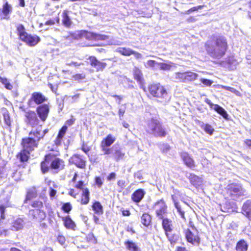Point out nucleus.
Masks as SVG:
<instances>
[{
  "label": "nucleus",
  "mask_w": 251,
  "mask_h": 251,
  "mask_svg": "<svg viewBox=\"0 0 251 251\" xmlns=\"http://www.w3.org/2000/svg\"><path fill=\"white\" fill-rule=\"evenodd\" d=\"M85 77V75L83 74H78L73 76V78L75 80H78L83 79Z\"/></svg>",
  "instance_id": "6e6d98bb"
},
{
  "label": "nucleus",
  "mask_w": 251,
  "mask_h": 251,
  "mask_svg": "<svg viewBox=\"0 0 251 251\" xmlns=\"http://www.w3.org/2000/svg\"><path fill=\"white\" fill-rule=\"evenodd\" d=\"M31 205L34 208L39 209L43 206V203L39 201H35L32 202Z\"/></svg>",
  "instance_id": "864d4df0"
},
{
  "label": "nucleus",
  "mask_w": 251,
  "mask_h": 251,
  "mask_svg": "<svg viewBox=\"0 0 251 251\" xmlns=\"http://www.w3.org/2000/svg\"><path fill=\"white\" fill-rule=\"evenodd\" d=\"M21 40L30 46L36 45L40 41V38L37 36H31L27 34V35H22Z\"/></svg>",
  "instance_id": "ddd939ff"
},
{
  "label": "nucleus",
  "mask_w": 251,
  "mask_h": 251,
  "mask_svg": "<svg viewBox=\"0 0 251 251\" xmlns=\"http://www.w3.org/2000/svg\"><path fill=\"white\" fill-rule=\"evenodd\" d=\"M89 201V191L88 188L82 190V195L81 202L82 204H86Z\"/></svg>",
  "instance_id": "c85d7f7f"
},
{
  "label": "nucleus",
  "mask_w": 251,
  "mask_h": 251,
  "mask_svg": "<svg viewBox=\"0 0 251 251\" xmlns=\"http://www.w3.org/2000/svg\"><path fill=\"white\" fill-rule=\"evenodd\" d=\"M198 77V75L196 73L192 72H185L176 73L174 78L177 81L186 83L196 80Z\"/></svg>",
  "instance_id": "0eeeda50"
},
{
  "label": "nucleus",
  "mask_w": 251,
  "mask_h": 251,
  "mask_svg": "<svg viewBox=\"0 0 251 251\" xmlns=\"http://www.w3.org/2000/svg\"><path fill=\"white\" fill-rule=\"evenodd\" d=\"M147 131L155 137H165L168 132L166 129L157 119H152L148 122Z\"/></svg>",
  "instance_id": "20e7f679"
},
{
  "label": "nucleus",
  "mask_w": 251,
  "mask_h": 251,
  "mask_svg": "<svg viewBox=\"0 0 251 251\" xmlns=\"http://www.w3.org/2000/svg\"><path fill=\"white\" fill-rule=\"evenodd\" d=\"M242 213L249 220H251V200H248L244 203Z\"/></svg>",
  "instance_id": "4be33fe9"
},
{
  "label": "nucleus",
  "mask_w": 251,
  "mask_h": 251,
  "mask_svg": "<svg viewBox=\"0 0 251 251\" xmlns=\"http://www.w3.org/2000/svg\"><path fill=\"white\" fill-rule=\"evenodd\" d=\"M200 126L206 133L210 135H212L214 131V129L211 125L204 124L203 122H200Z\"/></svg>",
  "instance_id": "7c9ffc66"
},
{
  "label": "nucleus",
  "mask_w": 251,
  "mask_h": 251,
  "mask_svg": "<svg viewBox=\"0 0 251 251\" xmlns=\"http://www.w3.org/2000/svg\"><path fill=\"white\" fill-rule=\"evenodd\" d=\"M87 239L89 241H93V242L96 241V239L95 238V237H94L93 234H92V233H90V234H89L88 235Z\"/></svg>",
  "instance_id": "0e129e2a"
},
{
  "label": "nucleus",
  "mask_w": 251,
  "mask_h": 251,
  "mask_svg": "<svg viewBox=\"0 0 251 251\" xmlns=\"http://www.w3.org/2000/svg\"><path fill=\"white\" fill-rule=\"evenodd\" d=\"M12 11V7L10 5H9L7 2H6L3 6L2 12V14L4 15V17L3 19H8V17H7L8 14L11 13Z\"/></svg>",
  "instance_id": "473e14b6"
},
{
  "label": "nucleus",
  "mask_w": 251,
  "mask_h": 251,
  "mask_svg": "<svg viewBox=\"0 0 251 251\" xmlns=\"http://www.w3.org/2000/svg\"><path fill=\"white\" fill-rule=\"evenodd\" d=\"M213 109L219 114L222 115L224 118H226L228 116V114H227L226 111L218 104H215V105H214Z\"/></svg>",
  "instance_id": "4c0bfd02"
},
{
  "label": "nucleus",
  "mask_w": 251,
  "mask_h": 251,
  "mask_svg": "<svg viewBox=\"0 0 251 251\" xmlns=\"http://www.w3.org/2000/svg\"><path fill=\"white\" fill-rule=\"evenodd\" d=\"M205 49L210 57L219 59L225 55L227 49L226 40L223 36H216L205 43Z\"/></svg>",
  "instance_id": "f257e3e1"
},
{
  "label": "nucleus",
  "mask_w": 251,
  "mask_h": 251,
  "mask_svg": "<svg viewBox=\"0 0 251 251\" xmlns=\"http://www.w3.org/2000/svg\"><path fill=\"white\" fill-rule=\"evenodd\" d=\"M31 130L32 131H35V130L38 131V132L40 133V134L43 133V135L42 137V139L44 137L45 135L48 132V129H45L44 130H42V127L41 126H36V127H33V128H32Z\"/></svg>",
  "instance_id": "a18cd8bd"
},
{
  "label": "nucleus",
  "mask_w": 251,
  "mask_h": 251,
  "mask_svg": "<svg viewBox=\"0 0 251 251\" xmlns=\"http://www.w3.org/2000/svg\"><path fill=\"white\" fill-rule=\"evenodd\" d=\"M187 177L189 179L191 183L196 187L201 185L202 182L201 178L194 174H189Z\"/></svg>",
  "instance_id": "b1692460"
},
{
  "label": "nucleus",
  "mask_w": 251,
  "mask_h": 251,
  "mask_svg": "<svg viewBox=\"0 0 251 251\" xmlns=\"http://www.w3.org/2000/svg\"><path fill=\"white\" fill-rule=\"evenodd\" d=\"M4 85L5 88L7 89L11 90L13 88L12 85L9 82L8 79L6 78H3V79L1 80V82Z\"/></svg>",
  "instance_id": "49530a36"
},
{
  "label": "nucleus",
  "mask_w": 251,
  "mask_h": 251,
  "mask_svg": "<svg viewBox=\"0 0 251 251\" xmlns=\"http://www.w3.org/2000/svg\"><path fill=\"white\" fill-rule=\"evenodd\" d=\"M47 100V98L40 92H34L32 94L29 102L34 101L37 104H40Z\"/></svg>",
  "instance_id": "2eb2a0df"
},
{
  "label": "nucleus",
  "mask_w": 251,
  "mask_h": 251,
  "mask_svg": "<svg viewBox=\"0 0 251 251\" xmlns=\"http://www.w3.org/2000/svg\"><path fill=\"white\" fill-rule=\"evenodd\" d=\"M145 194L146 192L143 189H138L132 194L131 199L133 201L139 202L144 198Z\"/></svg>",
  "instance_id": "412c9836"
},
{
  "label": "nucleus",
  "mask_w": 251,
  "mask_h": 251,
  "mask_svg": "<svg viewBox=\"0 0 251 251\" xmlns=\"http://www.w3.org/2000/svg\"><path fill=\"white\" fill-rule=\"evenodd\" d=\"M36 196V192L34 189L29 190L27 192L25 201L30 200L33 198L35 197Z\"/></svg>",
  "instance_id": "09e8293b"
},
{
  "label": "nucleus",
  "mask_w": 251,
  "mask_h": 251,
  "mask_svg": "<svg viewBox=\"0 0 251 251\" xmlns=\"http://www.w3.org/2000/svg\"><path fill=\"white\" fill-rule=\"evenodd\" d=\"M87 37L90 40H105L108 38V37L105 35L100 34L94 32H89Z\"/></svg>",
  "instance_id": "393cba45"
},
{
  "label": "nucleus",
  "mask_w": 251,
  "mask_h": 251,
  "mask_svg": "<svg viewBox=\"0 0 251 251\" xmlns=\"http://www.w3.org/2000/svg\"><path fill=\"white\" fill-rule=\"evenodd\" d=\"M172 199L174 202L175 206L177 209V211L179 213L180 217L182 219H185V212L183 209L182 208L181 206L179 204V203L176 201L175 199V196L174 195L172 196Z\"/></svg>",
  "instance_id": "bb28decb"
},
{
  "label": "nucleus",
  "mask_w": 251,
  "mask_h": 251,
  "mask_svg": "<svg viewBox=\"0 0 251 251\" xmlns=\"http://www.w3.org/2000/svg\"><path fill=\"white\" fill-rule=\"evenodd\" d=\"M116 174L114 172L111 173L107 177L108 181L114 180L116 179Z\"/></svg>",
  "instance_id": "bf43d9fd"
},
{
  "label": "nucleus",
  "mask_w": 251,
  "mask_h": 251,
  "mask_svg": "<svg viewBox=\"0 0 251 251\" xmlns=\"http://www.w3.org/2000/svg\"><path fill=\"white\" fill-rule=\"evenodd\" d=\"M30 152H27L26 151L23 150L18 155V158L22 162L26 161L28 159V154Z\"/></svg>",
  "instance_id": "58836bf2"
},
{
  "label": "nucleus",
  "mask_w": 251,
  "mask_h": 251,
  "mask_svg": "<svg viewBox=\"0 0 251 251\" xmlns=\"http://www.w3.org/2000/svg\"><path fill=\"white\" fill-rule=\"evenodd\" d=\"M95 181H96V184L99 187H100L103 183V182L100 177H96L95 178Z\"/></svg>",
  "instance_id": "052dcab7"
},
{
  "label": "nucleus",
  "mask_w": 251,
  "mask_h": 251,
  "mask_svg": "<svg viewBox=\"0 0 251 251\" xmlns=\"http://www.w3.org/2000/svg\"><path fill=\"white\" fill-rule=\"evenodd\" d=\"M156 216L159 219H163L167 213V206L163 200L157 201L154 206Z\"/></svg>",
  "instance_id": "9b49d317"
},
{
  "label": "nucleus",
  "mask_w": 251,
  "mask_h": 251,
  "mask_svg": "<svg viewBox=\"0 0 251 251\" xmlns=\"http://www.w3.org/2000/svg\"><path fill=\"white\" fill-rule=\"evenodd\" d=\"M63 138H59V136H57V138H56L54 142L56 146H59L61 144V141Z\"/></svg>",
  "instance_id": "338daca9"
},
{
  "label": "nucleus",
  "mask_w": 251,
  "mask_h": 251,
  "mask_svg": "<svg viewBox=\"0 0 251 251\" xmlns=\"http://www.w3.org/2000/svg\"><path fill=\"white\" fill-rule=\"evenodd\" d=\"M49 111L50 108L47 104L41 105L38 106L36 109V111L39 117L43 122L45 121L47 119Z\"/></svg>",
  "instance_id": "f8f14e48"
},
{
  "label": "nucleus",
  "mask_w": 251,
  "mask_h": 251,
  "mask_svg": "<svg viewBox=\"0 0 251 251\" xmlns=\"http://www.w3.org/2000/svg\"><path fill=\"white\" fill-rule=\"evenodd\" d=\"M151 216L147 214L144 213L141 217V223L145 226H148L151 223Z\"/></svg>",
  "instance_id": "c9c22d12"
},
{
  "label": "nucleus",
  "mask_w": 251,
  "mask_h": 251,
  "mask_svg": "<svg viewBox=\"0 0 251 251\" xmlns=\"http://www.w3.org/2000/svg\"><path fill=\"white\" fill-rule=\"evenodd\" d=\"M145 67L147 68H151L153 69L155 66L158 65V63L154 60H149L144 64Z\"/></svg>",
  "instance_id": "37998d69"
},
{
  "label": "nucleus",
  "mask_w": 251,
  "mask_h": 251,
  "mask_svg": "<svg viewBox=\"0 0 251 251\" xmlns=\"http://www.w3.org/2000/svg\"><path fill=\"white\" fill-rule=\"evenodd\" d=\"M227 193L233 200H236L240 196L247 195L246 190L239 184H232L228 185Z\"/></svg>",
  "instance_id": "423d86ee"
},
{
  "label": "nucleus",
  "mask_w": 251,
  "mask_h": 251,
  "mask_svg": "<svg viewBox=\"0 0 251 251\" xmlns=\"http://www.w3.org/2000/svg\"><path fill=\"white\" fill-rule=\"evenodd\" d=\"M181 157L184 163L188 167L192 168L195 167L194 161L188 153L186 152H182L181 153Z\"/></svg>",
  "instance_id": "5701e85b"
},
{
  "label": "nucleus",
  "mask_w": 251,
  "mask_h": 251,
  "mask_svg": "<svg viewBox=\"0 0 251 251\" xmlns=\"http://www.w3.org/2000/svg\"><path fill=\"white\" fill-rule=\"evenodd\" d=\"M125 245L127 249L130 251H139V248L136 244L132 241H127L125 242Z\"/></svg>",
  "instance_id": "2f4dec72"
},
{
  "label": "nucleus",
  "mask_w": 251,
  "mask_h": 251,
  "mask_svg": "<svg viewBox=\"0 0 251 251\" xmlns=\"http://www.w3.org/2000/svg\"><path fill=\"white\" fill-rule=\"evenodd\" d=\"M117 185L121 190H123L126 187V181L124 180H119L117 182Z\"/></svg>",
  "instance_id": "4d7b16f0"
},
{
  "label": "nucleus",
  "mask_w": 251,
  "mask_h": 251,
  "mask_svg": "<svg viewBox=\"0 0 251 251\" xmlns=\"http://www.w3.org/2000/svg\"><path fill=\"white\" fill-rule=\"evenodd\" d=\"M148 90L151 95L156 98L158 102L164 105L170 100V96L165 88L159 83L149 85Z\"/></svg>",
  "instance_id": "f03ea898"
},
{
  "label": "nucleus",
  "mask_w": 251,
  "mask_h": 251,
  "mask_svg": "<svg viewBox=\"0 0 251 251\" xmlns=\"http://www.w3.org/2000/svg\"><path fill=\"white\" fill-rule=\"evenodd\" d=\"M56 194V191L51 188H50V197L52 198L54 197V196Z\"/></svg>",
  "instance_id": "774afa93"
},
{
  "label": "nucleus",
  "mask_w": 251,
  "mask_h": 251,
  "mask_svg": "<svg viewBox=\"0 0 251 251\" xmlns=\"http://www.w3.org/2000/svg\"><path fill=\"white\" fill-rule=\"evenodd\" d=\"M46 160L50 162V169L55 170L56 173L65 168L64 161L61 158L56 157L53 154L50 153L46 155Z\"/></svg>",
  "instance_id": "39448f33"
},
{
  "label": "nucleus",
  "mask_w": 251,
  "mask_h": 251,
  "mask_svg": "<svg viewBox=\"0 0 251 251\" xmlns=\"http://www.w3.org/2000/svg\"><path fill=\"white\" fill-rule=\"evenodd\" d=\"M57 241L61 245H64L66 242L65 238L62 235H59L58 236Z\"/></svg>",
  "instance_id": "13d9d810"
},
{
  "label": "nucleus",
  "mask_w": 251,
  "mask_h": 251,
  "mask_svg": "<svg viewBox=\"0 0 251 251\" xmlns=\"http://www.w3.org/2000/svg\"><path fill=\"white\" fill-rule=\"evenodd\" d=\"M125 107H121L119 110V115L121 120L122 119L121 117L124 116V114L125 113Z\"/></svg>",
  "instance_id": "680f3d73"
},
{
  "label": "nucleus",
  "mask_w": 251,
  "mask_h": 251,
  "mask_svg": "<svg viewBox=\"0 0 251 251\" xmlns=\"http://www.w3.org/2000/svg\"><path fill=\"white\" fill-rule=\"evenodd\" d=\"M75 121V119H73V118L70 119L69 120H68L66 122L65 124L67 126H70L72 125L74 123Z\"/></svg>",
  "instance_id": "69168bd1"
},
{
  "label": "nucleus",
  "mask_w": 251,
  "mask_h": 251,
  "mask_svg": "<svg viewBox=\"0 0 251 251\" xmlns=\"http://www.w3.org/2000/svg\"><path fill=\"white\" fill-rule=\"evenodd\" d=\"M2 114L5 123L6 124V125L10 126L11 120L8 112L6 110H5L3 111Z\"/></svg>",
  "instance_id": "a19ab883"
},
{
  "label": "nucleus",
  "mask_w": 251,
  "mask_h": 251,
  "mask_svg": "<svg viewBox=\"0 0 251 251\" xmlns=\"http://www.w3.org/2000/svg\"><path fill=\"white\" fill-rule=\"evenodd\" d=\"M116 140V138L111 134H108L101 142L104 146L110 147Z\"/></svg>",
  "instance_id": "c756f323"
},
{
  "label": "nucleus",
  "mask_w": 251,
  "mask_h": 251,
  "mask_svg": "<svg viewBox=\"0 0 251 251\" xmlns=\"http://www.w3.org/2000/svg\"><path fill=\"white\" fill-rule=\"evenodd\" d=\"M134 78L138 81L141 82L143 80V75L141 71L137 68L134 69Z\"/></svg>",
  "instance_id": "ea45409f"
},
{
  "label": "nucleus",
  "mask_w": 251,
  "mask_h": 251,
  "mask_svg": "<svg viewBox=\"0 0 251 251\" xmlns=\"http://www.w3.org/2000/svg\"><path fill=\"white\" fill-rule=\"evenodd\" d=\"M125 154L121 148L118 146H113L112 157L115 161H119L123 159Z\"/></svg>",
  "instance_id": "6ab92c4d"
},
{
  "label": "nucleus",
  "mask_w": 251,
  "mask_h": 251,
  "mask_svg": "<svg viewBox=\"0 0 251 251\" xmlns=\"http://www.w3.org/2000/svg\"><path fill=\"white\" fill-rule=\"evenodd\" d=\"M43 134L40 133L38 131H32L31 130L29 133V137L23 139L22 144L23 149L27 152H30L37 147L39 141L42 139Z\"/></svg>",
  "instance_id": "7ed1b4c3"
},
{
  "label": "nucleus",
  "mask_w": 251,
  "mask_h": 251,
  "mask_svg": "<svg viewBox=\"0 0 251 251\" xmlns=\"http://www.w3.org/2000/svg\"><path fill=\"white\" fill-rule=\"evenodd\" d=\"M70 162L80 168H83L85 166V161L78 154H75L71 157L70 159Z\"/></svg>",
  "instance_id": "a211bd4d"
},
{
  "label": "nucleus",
  "mask_w": 251,
  "mask_h": 251,
  "mask_svg": "<svg viewBox=\"0 0 251 251\" xmlns=\"http://www.w3.org/2000/svg\"><path fill=\"white\" fill-rule=\"evenodd\" d=\"M134 55L136 59H141L142 58V55L136 51L133 50L132 54Z\"/></svg>",
  "instance_id": "e2e57ef3"
},
{
  "label": "nucleus",
  "mask_w": 251,
  "mask_h": 251,
  "mask_svg": "<svg viewBox=\"0 0 251 251\" xmlns=\"http://www.w3.org/2000/svg\"><path fill=\"white\" fill-rule=\"evenodd\" d=\"M5 207L2 205H0V236H6L8 235V229H5L1 226L2 220L5 219Z\"/></svg>",
  "instance_id": "aec40b11"
},
{
  "label": "nucleus",
  "mask_w": 251,
  "mask_h": 251,
  "mask_svg": "<svg viewBox=\"0 0 251 251\" xmlns=\"http://www.w3.org/2000/svg\"><path fill=\"white\" fill-rule=\"evenodd\" d=\"M30 214L33 218L38 222H41L44 220L46 217L45 212L39 209L31 210L29 211Z\"/></svg>",
  "instance_id": "f3484780"
},
{
  "label": "nucleus",
  "mask_w": 251,
  "mask_h": 251,
  "mask_svg": "<svg viewBox=\"0 0 251 251\" xmlns=\"http://www.w3.org/2000/svg\"><path fill=\"white\" fill-rule=\"evenodd\" d=\"M25 224L24 218L13 217L9 220V229L17 231L22 230Z\"/></svg>",
  "instance_id": "9d476101"
},
{
  "label": "nucleus",
  "mask_w": 251,
  "mask_h": 251,
  "mask_svg": "<svg viewBox=\"0 0 251 251\" xmlns=\"http://www.w3.org/2000/svg\"><path fill=\"white\" fill-rule=\"evenodd\" d=\"M194 230V231H192L189 228L185 229V236L188 242L194 245H198L200 242V239L198 236V231L195 228Z\"/></svg>",
  "instance_id": "1a4fd4ad"
},
{
  "label": "nucleus",
  "mask_w": 251,
  "mask_h": 251,
  "mask_svg": "<svg viewBox=\"0 0 251 251\" xmlns=\"http://www.w3.org/2000/svg\"><path fill=\"white\" fill-rule=\"evenodd\" d=\"M133 50L130 48L125 47H119L116 49V52L126 56H129L132 55Z\"/></svg>",
  "instance_id": "a878e982"
},
{
  "label": "nucleus",
  "mask_w": 251,
  "mask_h": 251,
  "mask_svg": "<svg viewBox=\"0 0 251 251\" xmlns=\"http://www.w3.org/2000/svg\"><path fill=\"white\" fill-rule=\"evenodd\" d=\"M64 224L65 226L68 228H74L75 226L74 222L70 218H66Z\"/></svg>",
  "instance_id": "79ce46f5"
},
{
  "label": "nucleus",
  "mask_w": 251,
  "mask_h": 251,
  "mask_svg": "<svg viewBox=\"0 0 251 251\" xmlns=\"http://www.w3.org/2000/svg\"><path fill=\"white\" fill-rule=\"evenodd\" d=\"M72 208V207L70 203L67 202L63 204L62 209L64 212L69 213L71 210Z\"/></svg>",
  "instance_id": "3c124183"
},
{
  "label": "nucleus",
  "mask_w": 251,
  "mask_h": 251,
  "mask_svg": "<svg viewBox=\"0 0 251 251\" xmlns=\"http://www.w3.org/2000/svg\"><path fill=\"white\" fill-rule=\"evenodd\" d=\"M91 65L96 69L97 71H102L106 66V63L99 61L95 57H89Z\"/></svg>",
  "instance_id": "4468645a"
},
{
  "label": "nucleus",
  "mask_w": 251,
  "mask_h": 251,
  "mask_svg": "<svg viewBox=\"0 0 251 251\" xmlns=\"http://www.w3.org/2000/svg\"><path fill=\"white\" fill-rule=\"evenodd\" d=\"M158 66L160 67L161 70H169L171 69L172 65L170 63H158Z\"/></svg>",
  "instance_id": "de8ad7c7"
},
{
  "label": "nucleus",
  "mask_w": 251,
  "mask_h": 251,
  "mask_svg": "<svg viewBox=\"0 0 251 251\" xmlns=\"http://www.w3.org/2000/svg\"><path fill=\"white\" fill-rule=\"evenodd\" d=\"M17 31L18 34L20 36V39H21V36L22 35H27V33L25 31L24 26L21 25L17 27Z\"/></svg>",
  "instance_id": "8fccbe9b"
},
{
  "label": "nucleus",
  "mask_w": 251,
  "mask_h": 251,
  "mask_svg": "<svg viewBox=\"0 0 251 251\" xmlns=\"http://www.w3.org/2000/svg\"><path fill=\"white\" fill-rule=\"evenodd\" d=\"M50 161H48L46 160V155L45 157L44 161L42 162L41 164V170L43 173H45L47 172L49 170V169H50Z\"/></svg>",
  "instance_id": "e433bc0d"
},
{
  "label": "nucleus",
  "mask_w": 251,
  "mask_h": 251,
  "mask_svg": "<svg viewBox=\"0 0 251 251\" xmlns=\"http://www.w3.org/2000/svg\"><path fill=\"white\" fill-rule=\"evenodd\" d=\"M93 210L98 215L103 213L102 206L99 201H96L92 206Z\"/></svg>",
  "instance_id": "f704fd0d"
},
{
  "label": "nucleus",
  "mask_w": 251,
  "mask_h": 251,
  "mask_svg": "<svg viewBox=\"0 0 251 251\" xmlns=\"http://www.w3.org/2000/svg\"><path fill=\"white\" fill-rule=\"evenodd\" d=\"M25 116L28 120V124L33 127L38 126L39 120L35 112L30 111L26 113Z\"/></svg>",
  "instance_id": "dca6fc26"
},
{
  "label": "nucleus",
  "mask_w": 251,
  "mask_h": 251,
  "mask_svg": "<svg viewBox=\"0 0 251 251\" xmlns=\"http://www.w3.org/2000/svg\"><path fill=\"white\" fill-rule=\"evenodd\" d=\"M248 245L246 242L244 240H241L237 242L236 246L237 251H247Z\"/></svg>",
  "instance_id": "cd10ccee"
},
{
  "label": "nucleus",
  "mask_w": 251,
  "mask_h": 251,
  "mask_svg": "<svg viewBox=\"0 0 251 251\" xmlns=\"http://www.w3.org/2000/svg\"><path fill=\"white\" fill-rule=\"evenodd\" d=\"M201 81L206 86H210L212 84L213 81L211 80L201 78Z\"/></svg>",
  "instance_id": "5fc2aeb1"
},
{
  "label": "nucleus",
  "mask_w": 251,
  "mask_h": 251,
  "mask_svg": "<svg viewBox=\"0 0 251 251\" xmlns=\"http://www.w3.org/2000/svg\"><path fill=\"white\" fill-rule=\"evenodd\" d=\"M62 16L63 24L66 27H70L72 25V21L68 15L67 11H64L62 13Z\"/></svg>",
  "instance_id": "72a5a7b5"
},
{
  "label": "nucleus",
  "mask_w": 251,
  "mask_h": 251,
  "mask_svg": "<svg viewBox=\"0 0 251 251\" xmlns=\"http://www.w3.org/2000/svg\"><path fill=\"white\" fill-rule=\"evenodd\" d=\"M218 88H222L223 89H225L226 90L229 91L235 94L236 95H239V94H240V92L236 90L234 88L230 87L229 86H224V85H219Z\"/></svg>",
  "instance_id": "c03bdc74"
},
{
  "label": "nucleus",
  "mask_w": 251,
  "mask_h": 251,
  "mask_svg": "<svg viewBox=\"0 0 251 251\" xmlns=\"http://www.w3.org/2000/svg\"><path fill=\"white\" fill-rule=\"evenodd\" d=\"M67 129V126L65 125L62 127L61 129L59 130L58 134L57 136H59V138H63L66 131Z\"/></svg>",
  "instance_id": "603ef678"
},
{
  "label": "nucleus",
  "mask_w": 251,
  "mask_h": 251,
  "mask_svg": "<svg viewBox=\"0 0 251 251\" xmlns=\"http://www.w3.org/2000/svg\"><path fill=\"white\" fill-rule=\"evenodd\" d=\"M162 220V227L165 231V234L169 241L172 243L175 242L176 239H175L174 236L172 235L170 232L172 231V221L168 218L161 219Z\"/></svg>",
  "instance_id": "6e6552de"
}]
</instances>
